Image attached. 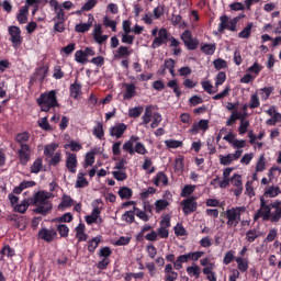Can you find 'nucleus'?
Returning a JSON list of instances; mask_svg holds the SVG:
<instances>
[{"instance_id": "423d86ee", "label": "nucleus", "mask_w": 281, "mask_h": 281, "mask_svg": "<svg viewBox=\"0 0 281 281\" xmlns=\"http://www.w3.org/2000/svg\"><path fill=\"white\" fill-rule=\"evenodd\" d=\"M180 38H181L182 43L184 44V46L187 47V49H189L190 52H194V49H198L199 40L192 37V32H190V30H186L180 35Z\"/></svg>"}, {"instance_id": "e433bc0d", "label": "nucleus", "mask_w": 281, "mask_h": 281, "mask_svg": "<svg viewBox=\"0 0 281 281\" xmlns=\"http://www.w3.org/2000/svg\"><path fill=\"white\" fill-rule=\"evenodd\" d=\"M188 260H190V258L188 257V254L179 256L177 260L173 262L175 269L177 270L183 269V262H188Z\"/></svg>"}, {"instance_id": "473e14b6", "label": "nucleus", "mask_w": 281, "mask_h": 281, "mask_svg": "<svg viewBox=\"0 0 281 281\" xmlns=\"http://www.w3.org/2000/svg\"><path fill=\"white\" fill-rule=\"evenodd\" d=\"M74 205V199L69 195H63L61 202L59 204V210H67V207H71Z\"/></svg>"}, {"instance_id": "ea45409f", "label": "nucleus", "mask_w": 281, "mask_h": 281, "mask_svg": "<svg viewBox=\"0 0 281 281\" xmlns=\"http://www.w3.org/2000/svg\"><path fill=\"white\" fill-rule=\"evenodd\" d=\"M76 236L81 241L87 240V233H85V224H79L76 227Z\"/></svg>"}, {"instance_id": "79ce46f5", "label": "nucleus", "mask_w": 281, "mask_h": 281, "mask_svg": "<svg viewBox=\"0 0 281 281\" xmlns=\"http://www.w3.org/2000/svg\"><path fill=\"white\" fill-rule=\"evenodd\" d=\"M89 186V181L85 178V173L79 172L77 176L76 188H87Z\"/></svg>"}, {"instance_id": "5fc2aeb1", "label": "nucleus", "mask_w": 281, "mask_h": 281, "mask_svg": "<svg viewBox=\"0 0 281 281\" xmlns=\"http://www.w3.org/2000/svg\"><path fill=\"white\" fill-rule=\"evenodd\" d=\"M165 145L168 148H181V146H183V142L181 140H175V139H167L165 140Z\"/></svg>"}, {"instance_id": "412c9836", "label": "nucleus", "mask_w": 281, "mask_h": 281, "mask_svg": "<svg viewBox=\"0 0 281 281\" xmlns=\"http://www.w3.org/2000/svg\"><path fill=\"white\" fill-rule=\"evenodd\" d=\"M27 14H30V8L27 5L22 7L16 15V20L20 25L27 23Z\"/></svg>"}, {"instance_id": "2f4dec72", "label": "nucleus", "mask_w": 281, "mask_h": 281, "mask_svg": "<svg viewBox=\"0 0 281 281\" xmlns=\"http://www.w3.org/2000/svg\"><path fill=\"white\" fill-rule=\"evenodd\" d=\"M251 30H254V23L249 22L246 27L238 33V38H249L251 36Z\"/></svg>"}, {"instance_id": "2eb2a0df", "label": "nucleus", "mask_w": 281, "mask_h": 281, "mask_svg": "<svg viewBox=\"0 0 281 281\" xmlns=\"http://www.w3.org/2000/svg\"><path fill=\"white\" fill-rule=\"evenodd\" d=\"M126 128H128L126 124L119 123L110 128V135L111 137H116V139H120L124 133H126Z\"/></svg>"}, {"instance_id": "603ef678", "label": "nucleus", "mask_w": 281, "mask_h": 281, "mask_svg": "<svg viewBox=\"0 0 281 281\" xmlns=\"http://www.w3.org/2000/svg\"><path fill=\"white\" fill-rule=\"evenodd\" d=\"M249 109H258L260 106V98H258V93L251 94Z\"/></svg>"}, {"instance_id": "f704fd0d", "label": "nucleus", "mask_w": 281, "mask_h": 281, "mask_svg": "<svg viewBox=\"0 0 281 281\" xmlns=\"http://www.w3.org/2000/svg\"><path fill=\"white\" fill-rule=\"evenodd\" d=\"M235 261L237 262V268L239 269V271L245 272L249 269V260L245 258L236 257Z\"/></svg>"}, {"instance_id": "0eeeda50", "label": "nucleus", "mask_w": 281, "mask_h": 281, "mask_svg": "<svg viewBox=\"0 0 281 281\" xmlns=\"http://www.w3.org/2000/svg\"><path fill=\"white\" fill-rule=\"evenodd\" d=\"M8 32L13 47H19V45L23 43V36H21V27L11 25L9 26Z\"/></svg>"}, {"instance_id": "ddd939ff", "label": "nucleus", "mask_w": 281, "mask_h": 281, "mask_svg": "<svg viewBox=\"0 0 281 281\" xmlns=\"http://www.w3.org/2000/svg\"><path fill=\"white\" fill-rule=\"evenodd\" d=\"M260 205L261 209H259L257 212H271V210H276V212H280V202L269 203V201L265 200V196L260 198Z\"/></svg>"}, {"instance_id": "cd10ccee", "label": "nucleus", "mask_w": 281, "mask_h": 281, "mask_svg": "<svg viewBox=\"0 0 281 281\" xmlns=\"http://www.w3.org/2000/svg\"><path fill=\"white\" fill-rule=\"evenodd\" d=\"M187 273L190 278L199 279V276H201V268L196 263H193L187 268Z\"/></svg>"}, {"instance_id": "9d476101", "label": "nucleus", "mask_w": 281, "mask_h": 281, "mask_svg": "<svg viewBox=\"0 0 281 281\" xmlns=\"http://www.w3.org/2000/svg\"><path fill=\"white\" fill-rule=\"evenodd\" d=\"M168 227H170V215H165L160 221V226L157 232L158 238H168V236H170Z\"/></svg>"}, {"instance_id": "de8ad7c7", "label": "nucleus", "mask_w": 281, "mask_h": 281, "mask_svg": "<svg viewBox=\"0 0 281 281\" xmlns=\"http://www.w3.org/2000/svg\"><path fill=\"white\" fill-rule=\"evenodd\" d=\"M125 56H131V50L126 46H120L116 50L115 58H125Z\"/></svg>"}, {"instance_id": "6e6552de", "label": "nucleus", "mask_w": 281, "mask_h": 281, "mask_svg": "<svg viewBox=\"0 0 281 281\" xmlns=\"http://www.w3.org/2000/svg\"><path fill=\"white\" fill-rule=\"evenodd\" d=\"M210 130V120L202 119L199 122H194L189 130V133L193 135H199V133H206Z\"/></svg>"}, {"instance_id": "680f3d73", "label": "nucleus", "mask_w": 281, "mask_h": 281, "mask_svg": "<svg viewBox=\"0 0 281 281\" xmlns=\"http://www.w3.org/2000/svg\"><path fill=\"white\" fill-rule=\"evenodd\" d=\"M57 231L61 238H67V236H69V227L65 224L57 225Z\"/></svg>"}, {"instance_id": "3c124183", "label": "nucleus", "mask_w": 281, "mask_h": 281, "mask_svg": "<svg viewBox=\"0 0 281 281\" xmlns=\"http://www.w3.org/2000/svg\"><path fill=\"white\" fill-rule=\"evenodd\" d=\"M53 21H67L65 18V9H63V7H59L57 10H55V16L53 18Z\"/></svg>"}, {"instance_id": "c9c22d12", "label": "nucleus", "mask_w": 281, "mask_h": 281, "mask_svg": "<svg viewBox=\"0 0 281 281\" xmlns=\"http://www.w3.org/2000/svg\"><path fill=\"white\" fill-rule=\"evenodd\" d=\"M95 164V151H90L86 154L83 168H89V166H93Z\"/></svg>"}, {"instance_id": "6ab92c4d", "label": "nucleus", "mask_w": 281, "mask_h": 281, "mask_svg": "<svg viewBox=\"0 0 281 281\" xmlns=\"http://www.w3.org/2000/svg\"><path fill=\"white\" fill-rule=\"evenodd\" d=\"M183 212H196V200L189 198L181 202Z\"/></svg>"}, {"instance_id": "f3484780", "label": "nucleus", "mask_w": 281, "mask_h": 281, "mask_svg": "<svg viewBox=\"0 0 281 281\" xmlns=\"http://www.w3.org/2000/svg\"><path fill=\"white\" fill-rule=\"evenodd\" d=\"M125 92L123 94L124 100H133V97L137 93V87L135 83H124Z\"/></svg>"}, {"instance_id": "774afa93", "label": "nucleus", "mask_w": 281, "mask_h": 281, "mask_svg": "<svg viewBox=\"0 0 281 281\" xmlns=\"http://www.w3.org/2000/svg\"><path fill=\"white\" fill-rule=\"evenodd\" d=\"M259 236L260 232L251 229L246 234V239L248 240V243H254V240H256V238H258Z\"/></svg>"}, {"instance_id": "f03ea898", "label": "nucleus", "mask_w": 281, "mask_h": 281, "mask_svg": "<svg viewBox=\"0 0 281 281\" xmlns=\"http://www.w3.org/2000/svg\"><path fill=\"white\" fill-rule=\"evenodd\" d=\"M36 102L42 112L49 113L52 109H56V106H58L56 90L42 93L40 98H37Z\"/></svg>"}, {"instance_id": "aec40b11", "label": "nucleus", "mask_w": 281, "mask_h": 281, "mask_svg": "<svg viewBox=\"0 0 281 281\" xmlns=\"http://www.w3.org/2000/svg\"><path fill=\"white\" fill-rule=\"evenodd\" d=\"M154 186H156V188L168 186V176L164 171H158L154 177Z\"/></svg>"}, {"instance_id": "c756f323", "label": "nucleus", "mask_w": 281, "mask_h": 281, "mask_svg": "<svg viewBox=\"0 0 281 281\" xmlns=\"http://www.w3.org/2000/svg\"><path fill=\"white\" fill-rule=\"evenodd\" d=\"M167 87L169 89H172V91L177 98H181V89L179 88V82L177 81V79H172V80L168 81Z\"/></svg>"}, {"instance_id": "f257e3e1", "label": "nucleus", "mask_w": 281, "mask_h": 281, "mask_svg": "<svg viewBox=\"0 0 281 281\" xmlns=\"http://www.w3.org/2000/svg\"><path fill=\"white\" fill-rule=\"evenodd\" d=\"M52 193L47 191H38L34 194V198L30 200H23L14 207V212H27V207L32 205L36 207L33 212H50L52 210Z\"/></svg>"}, {"instance_id": "864d4df0", "label": "nucleus", "mask_w": 281, "mask_h": 281, "mask_svg": "<svg viewBox=\"0 0 281 281\" xmlns=\"http://www.w3.org/2000/svg\"><path fill=\"white\" fill-rule=\"evenodd\" d=\"M103 24L105 27H111L112 32H117V22L109 19V16H105L103 19Z\"/></svg>"}, {"instance_id": "a18cd8bd", "label": "nucleus", "mask_w": 281, "mask_h": 281, "mask_svg": "<svg viewBox=\"0 0 281 281\" xmlns=\"http://www.w3.org/2000/svg\"><path fill=\"white\" fill-rule=\"evenodd\" d=\"M75 60L76 63H80L81 65L87 64V55L85 54V50L79 49L75 53Z\"/></svg>"}, {"instance_id": "4468645a", "label": "nucleus", "mask_w": 281, "mask_h": 281, "mask_svg": "<svg viewBox=\"0 0 281 281\" xmlns=\"http://www.w3.org/2000/svg\"><path fill=\"white\" fill-rule=\"evenodd\" d=\"M66 168L72 175H76V169L78 168V156L76 154H68L66 158Z\"/></svg>"}, {"instance_id": "13d9d810", "label": "nucleus", "mask_w": 281, "mask_h": 281, "mask_svg": "<svg viewBox=\"0 0 281 281\" xmlns=\"http://www.w3.org/2000/svg\"><path fill=\"white\" fill-rule=\"evenodd\" d=\"M195 188H196L195 186L186 184L181 191V196H183V198L190 196V194H192V192H194Z\"/></svg>"}, {"instance_id": "39448f33", "label": "nucleus", "mask_w": 281, "mask_h": 281, "mask_svg": "<svg viewBox=\"0 0 281 281\" xmlns=\"http://www.w3.org/2000/svg\"><path fill=\"white\" fill-rule=\"evenodd\" d=\"M18 159L21 166H27L30 159H32V146L30 145H20L18 151Z\"/></svg>"}, {"instance_id": "f8f14e48", "label": "nucleus", "mask_w": 281, "mask_h": 281, "mask_svg": "<svg viewBox=\"0 0 281 281\" xmlns=\"http://www.w3.org/2000/svg\"><path fill=\"white\" fill-rule=\"evenodd\" d=\"M263 218V221H271V223H276L280 221L281 213L280 212H258L255 215V220Z\"/></svg>"}, {"instance_id": "72a5a7b5", "label": "nucleus", "mask_w": 281, "mask_h": 281, "mask_svg": "<svg viewBox=\"0 0 281 281\" xmlns=\"http://www.w3.org/2000/svg\"><path fill=\"white\" fill-rule=\"evenodd\" d=\"M41 170H43V158H37L31 166V172L32 175H38Z\"/></svg>"}, {"instance_id": "052dcab7", "label": "nucleus", "mask_w": 281, "mask_h": 281, "mask_svg": "<svg viewBox=\"0 0 281 281\" xmlns=\"http://www.w3.org/2000/svg\"><path fill=\"white\" fill-rule=\"evenodd\" d=\"M227 80V75L224 71H220L215 77V87H221Z\"/></svg>"}, {"instance_id": "393cba45", "label": "nucleus", "mask_w": 281, "mask_h": 281, "mask_svg": "<svg viewBox=\"0 0 281 281\" xmlns=\"http://www.w3.org/2000/svg\"><path fill=\"white\" fill-rule=\"evenodd\" d=\"M274 90L276 88H273V86L259 89V95L261 97L262 102H267Z\"/></svg>"}, {"instance_id": "e2e57ef3", "label": "nucleus", "mask_w": 281, "mask_h": 281, "mask_svg": "<svg viewBox=\"0 0 281 281\" xmlns=\"http://www.w3.org/2000/svg\"><path fill=\"white\" fill-rule=\"evenodd\" d=\"M38 126L40 128H42L43 131H52V125H49V121L47 120V116L42 117L38 121Z\"/></svg>"}, {"instance_id": "0e129e2a", "label": "nucleus", "mask_w": 281, "mask_h": 281, "mask_svg": "<svg viewBox=\"0 0 281 281\" xmlns=\"http://www.w3.org/2000/svg\"><path fill=\"white\" fill-rule=\"evenodd\" d=\"M213 65L217 71H221V69H225L227 67V61L222 58H217L213 61Z\"/></svg>"}, {"instance_id": "7c9ffc66", "label": "nucleus", "mask_w": 281, "mask_h": 281, "mask_svg": "<svg viewBox=\"0 0 281 281\" xmlns=\"http://www.w3.org/2000/svg\"><path fill=\"white\" fill-rule=\"evenodd\" d=\"M169 41H170L169 47H173L172 49L173 56H179V54H181V47H179V45H181V42H179V40H177L173 36L170 37Z\"/></svg>"}, {"instance_id": "8fccbe9b", "label": "nucleus", "mask_w": 281, "mask_h": 281, "mask_svg": "<svg viewBox=\"0 0 281 281\" xmlns=\"http://www.w3.org/2000/svg\"><path fill=\"white\" fill-rule=\"evenodd\" d=\"M53 78H55V80H61V78H65V72L63 71V68L59 65L54 67Z\"/></svg>"}, {"instance_id": "58836bf2", "label": "nucleus", "mask_w": 281, "mask_h": 281, "mask_svg": "<svg viewBox=\"0 0 281 281\" xmlns=\"http://www.w3.org/2000/svg\"><path fill=\"white\" fill-rule=\"evenodd\" d=\"M267 170V162L265 155H261L256 164V172H265Z\"/></svg>"}, {"instance_id": "1a4fd4ad", "label": "nucleus", "mask_w": 281, "mask_h": 281, "mask_svg": "<svg viewBox=\"0 0 281 281\" xmlns=\"http://www.w3.org/2000/svg\"><path fill=\"white\" fill-rule=\"evenodd\" d=\"M168 43V30L162 27L158 31V36H156L151 43V49H157V47H161V45H166Z\"/></svg>"}, {"instance_id": "49530a36", "label": "nucleus", "mask_w": 281, "mask_h": 281, "mask_svg": "<svg viewBox=\"0 0 281 281\" xmlns=\"http://www.w3.org/2000/svg\"><path fill=\"white\" fill-rule=\"evenodd\" d=\"M144 113L143 106H135L128 110V117L137 119Z\"/></svg>"}, {"instance_id": "5701e85b", "label": "nucleus", "mask_w": 281, "mask_h": 281, "mask_svg": "<svg viewBox=\"0 0 281 281\" xmlns=\"http://www.w3.org/2000/svg\"><path fill=\"white\" fill-rule=\"evenodd\" d=\"M214 269H216L215 263H211L209 267L203 268V273L206 276V280L216 281V273L214 272Z\"/></svg>"}, {"instance_id": "bb28decb", "label": "nucleus", "mask_w": 281, "mask_h": 281, "mask_svg": "<svg viewBox=\"0 0 281 281\" xmlns=\"http://www.w3.org/2000/svg\"><path fill=\"white\" fill-rule=\"evenodd\" d=\"M202 54H205V56H214V53L216 52V44H203L201 46Z\"/></svg>"}, {"instance_id": "dca6fc26", "label": "nucleus", "mask_w": 281, "mask_h": 281, "mask_svg": "<svg viewBox=\"0 0 281 281\" xmlns=\"http://www.w3.org/2000/svg\"><path fill=\"white\" fill-rule=\"evenodd\" d=\"M93 26V16L89 14L88 23H79L75 26V32H78L79 34H85L86 32H89L91 27Z\"/></svg>"}, {"instance_id": "69168bd1", "label": "nucleus", "mask_w": 281, "mask_h": 281, "mask_svg": "<svg viewBox=\"0 0 281 281\" xmlns=\"http://www.w3.org/2000/svg\"><path fill=\"white\" fill-rule=\"evenodd\" d=\"M153 120L154 121L151 122L150 127L157 128V126H159V124H161V120H164V119L161 117V114H159V112H155L153 114Z\"/></svg>"}, {"instance_id": "a19ab883", "label": "nucleus", "mask_w": 281, "mask_h": 281, "mask_svg": "<svg viewBox=\"0 0 281 281\" xmlns=\"http://www.w3.org/2000/svg\"><path fill=\"white\" fill-rule=\"evenodd\" d=\"M119 196L128 200L133 196V190L128 187H123L119 190Z\"/></svg>"}, {"instance_id": "a211bd4d", "label": "nucleus", "mask_w": 281, "mask_h": 281, "mask_svg": "<svg viewBox=\"0 0 281 281\" xmlns=\"http://www.w3.org/2000/svg\"><path fill=\"white\" fill-rule=\"evenodd\" d=\"M69 90L70 98H74V100H78V97L82 95V85L78 80L70 85Z\"/></svg>"}, {"instance_id": "c03bdc74", "label": "nucleus", "mask_w": 281, "mask_h": 281, "mask_svg": "<svg viewBox=\"0 0 281 281\" xmlns=\"http://www.w3.org/2000/svg\"><path fill=\"white\" fill-rule=\"evenodd\" d=\"M56 148H58V144L56 143L46 145L44 148V155L48 158L52 157L53 155H55L54 153H56Z\"/></svg>"}, {"instance_id": "bf43d9fd", "label": "nucleus", "mask_w": 281, "mask_h": 281, "mask_svg": "<svg viewBox=\"0 0 281 281\" xmlns=\"http://www.w3.org/2000/svg\"><path fill=\"white\" fill-rule=\"evenodd\" d=\"M98 245H100V237H94L92 240L88 243V251L93 254V251L98 249Z\"/></svg>"}, {"instance_id": "20e7f679", "label": "nucleus", "mask_w": 281, "mask_h": 281, "mask_svg": "<svg viewBox=\"0 0 281 281\" xmlns=\"http://www.w3.org/2000/svg\"><path fill=\"white\" fill-rule=\"evenodd\" d=\"M240 19H245V14L237 15L232 20H229V16H227L226 14L221 15L220 16L221 22L218 24L217 32H220V34H223L225 30H228L229 32H236V26L238 25V22L240 21Z\"/></svg>"}, {"instance_id": "4be33fe9", "label": "nucleus", "mask_w": 281, "mask_h": 281, "mask_svg": "<svg viewBox=\"0 0 281 281\" xmlns=\"http://www.w3.org/2000/svg\"><path fill=\"white\" fill-rule=\"evenodd\" d=\"M31 137L32 135L30 134V132H21L15 135L14 139L16 144H19V146H22L27 145V142H30Z\"/></svg>"}, {"instance_id": "c85d7f7f", "label": "nucleus", "mask_w": 281, "mask_h": 281, "mask_svg": "<svg viewBox=\"0 0 281 281\" xmlns=\"http://www.w3.org/2000/svg\"><path fill=\"white\" fill-rule=\"evenodd\" d=\"M92 134L98 139H104V125L101 122H98L97 126L93 127Z\"/></svg>"}, {"instance_id": "a878e982", "label": "nucleus", "mask_w": 281, "mask_h": 281, "mask_svg": "<svg viewBox=\"0 0 281 281\" xmlns=\"http://www.w3.org/2000/svg\"><path fill=\"white\" fill-rule=\"evenodd\" d=\"M278 194H280V188L272 186V187H267L265 189V193L263 196L269 198V199H273L274 196H278Z\"/></svg>"}, {"instance_id": "9b49d317", "label": "nucleus", "mask_w": 281, "mask_h": 281, "mask_svg": "<svg viewBox=\"0 0 281 281\" xmlns=\"http://www.w3.org/2000/svg\"><path fill=\"white\" fill-rule=\"evenodd\" d=\"M58 236V234L56 233V231L54 228H42L38 232V238H41L42 240H45L46 243H54V240H56V237Z\"/></svg>"}, {"instance_id": "338daca9", "label": "nucleus", "mask_w": 281, "mask_h": 281, "mask_svg": "<svg viewBox=\"0 0 281 281\" xmlns=\"http://www.w3.org/2000/svg\"><path fill=\"white\" fill-rule=\"evenodd\" d=\"M65 22L66 21H60V20H57V21H54V27H53V30H54V32H58V33H60V34H63V32H65Z\"/></svg>"}, {"instance_id": "4c0bfd02", "label": "nucleus", "mask_w": 281, "mask_h": 281, "mask_svg": "<svg viewBox=\"0 0 281 281\" xmlns=\"http://www.w3.org/2000/svg\"><path fill=\"white\" fill-rule=\"evenodd\" d=\"M49 166H58L63 161V154L60 151H57L49 157Z\"/></svg>"}, {"instance_id": "37998d69", "label": "nucleus", "mask_w": 281, "mask_h": 281, "mask_svg": "<svg viewBox=\"0 0 281 281\" xmlns=\"http://www.w3.org/2000/svg\"><path fill=\"white\" fill-rule=\"evenodd\" d=\"M86 222L88 225H92V223H102V218H100V213L94 212L91 215L86 216Z\"/></svg>"}, {"instance_id": "7ed1b4c3", "label": "nucleus", "mask_w": 281, "mask_h": 281, "mask_svg": "<svg viewBox=\"0 0 281 281\" xmlns=\"http://www.w3.org/2000/svg\"><path fill=\"white\" fill-rule=\"evenodd\" d=\"M123 150L125 153H128V155H147L148 149H146V146L143 145L142 142H139V136L132 135L128 140H126L123 144Z\"/></svg>"}, {"instance_id": "4d7b16f0", "label": "nucleus", "mask_w": 281, "mask_h": 281, "mask_svg": "<svg viewBox=\"0 0 281 281\" xmlns=\"http://www.w3.org/2000/svg\"><path fill=\"white\" fill-rule=\"evenodd\" d=\"M231 182L232 186H234L235 188H240L243 187V176L235 173L232 178H231Z\"/></svg>"}, {"instance_id": "09e8293b", "label": "nucleus", "mask_w": 281, "mask_h": 281, "mask_svg": "<svg viewBox=\"0 0 281 281\" xmlns=\"http://www.w3.org/2000/svg\"><path fill=\"white\" fill-rule=\"evenodd\" d=\"M168 205H170V202L167 200H157L155 202L156 212H164Z\"/></svg>"}, {"instance_id": "b1692460", "label": "nucleus", "mask_w": 281, "mask_h": 281, "mask_svg": "<svg viewBox=\"0 0 281 281\" xmlns=\"http://www.w3.org/2000/svg\"><path fill=\"white\" fill-rule=\"evenodd\" d=\"M224 217H226L227 221V225H238V221H240V214H238L237 212H227L224 213Z\"/></svg>"}, {"instance_id": "6e6d98bb", "label": "nucleus", "mask_w": 281, "mask_h": 281, "mask_svg": "<svg viewBox=\"0 0 281 281\" xmlns=\"http://www.w3.org/2000/svg\"><path fill=\"white\" fill-rule=\"evenodd\" d=\"M112 176L116 181H126L128 179L126 171H112Z\"/></svg>"}]
</instances>
